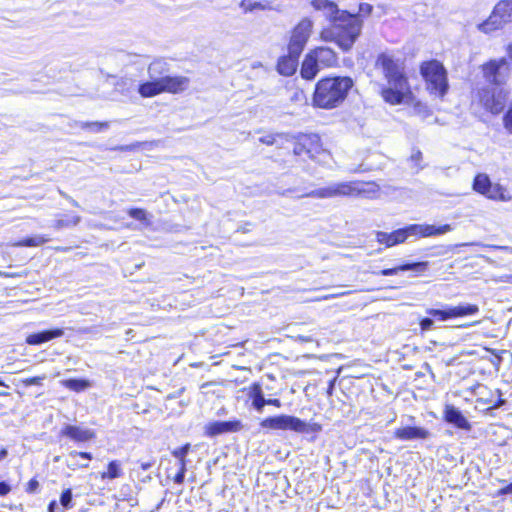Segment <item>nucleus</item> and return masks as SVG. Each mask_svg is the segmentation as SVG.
<instances>
[{
  "instance_id": "obj_57",
  "label": "nucleus",
  "mask_w": 512,
  "mask_h": 512,
  "mask_svg": "<svg viewBox=\"0 0 512 512\" xmlns=\"http://www.w3.org/2000/svg\"><path fill=\"white\" fill-rule=\"evenodd\" d=\"M0 385L5 386V384L0 380Z\"/></svg>"
},
{
  "instance_id": "obj_22",
  "label": "nucleus",
  "mask_w": 512,
  "mask_h": 512,
  "mask_svg": "<svg viewBox=\"0 0 512 512\" xmlns=\"http://www.w3.org/2000/svg\"><path fill=\"white\" fill-rule=\"evenodd\" d=\"M64 334L63 329L56 328L52 330L41 331L38 333H33L27 336L26 343L29 345H40L42 343L48 342L52 339L62 337Z\"/></svg>"
},
{
  "instance_id": "obj_28",
  "label": "nucleus",
  "mask_w": 512,
  "mask_h": 512,
  "mask_svg": "<svg viewBox=\"0 0 512 512\" xmlns=\"http://www.w3.org/2000/svg\"><path fill=\"white\" fill-rule=\"evenodd\" d=\"M63 384L68 389L74 390V391H83L86 388L90 386L89 381L87 380H79V379H68L63 381Z\"/></svg>"
},
{
  "instance_id": "obj_32",
  "label": "nucleus",
  "mask_w": 512,
  "mask_h": 512,
  "mask_svg": "<svg viewBox=\"0 0 512 512\" xmlns=\"http://www.w3.org/2000/svg\"><path fill=\"white\" fill-rule=\"evenodd\" d=\"M60 504L64 509L72 508V491L71 489H66L62 492L60 497Z\"/></svg>"
},
{
  "instance_id": "obj_31",
  "label": "nucleus",
  "mask_w": 512,
  "mask_h": 512,
  "mask_svg": "<svg viewBox=\"0 0 512 512\" xmlns=\"http://www.w3.org/2000/svg\"><path fill=\"white\" fill-rule=\"evenodd\" d=\"M80 127L82 129H90L94 132H100L102 130L108 129V122H81Z\"/></svg>"
},
{
  "instance_id": "obj_53",
  "label": "nucleus",
  "mask_w": 512,
  "mask_h": 512,
  "mask_svg": "<svg viewBox=\"0 0 512 512\" xmlns=\"http://www.w3.org/2000/svg\"><path fill=\"white\" fill-rule=\"evenodd\" d=\"M421 152L417 151L415 154L412 155V159L418 160L421 158Z\"/></svg>"
},
{
  "instance_id": "obj_56",
  "label": "nucleus",
  "mask_w": 512,
  "mask_h": 512,
  "mask_svg": "<svg viewBox=\"0 0 512 512\" xmlns=\"http://www.w3.org/2000/svg\"><path fill=\"white\" fill-rule=\"evenodd\" d=\"M82 467L87 468L88 464H83Z\"/></svg>"
},
{
  "instance_id": "obj_40",
  "label": "nucleus",
  "mask_w": 512,
  "mask_h": 512,
  "mask_svg": "<svg viewBox=\"0 0 512 512\" xmlns=\"http://www.w3.org/2000/svg\"><path fill=\"white\" fill-rule=\"evenodd\" d=\"M433 324H434V321L431 318H424L420 322V328L422 331H427V330L431 329Z\"/></svg>"
},
{
  "instance_id": "obj_6",
  "label": "nucleus",
  "mask_w": 512,
  "mask_h": 512,
  "mask_svg": "<svg viewBox=\"0 0 512 512\" xmlns=\"http://www.w3.org/2000/svg\"><path fill=\"white\" fill-rule=\"evenodd\" d=\"M260 426L264 429L290 430L296 433H310L321 430V426L317 423L309 424L300 418L284 414L268 417L261 421Z\"/></svg>"
},
{
  "instance_id": "obj_25",
  "label": "nucleus",
  "mask_w": 512,
  "mask_h": 512,
  "mask_svg": "<svg viewBox=\"0 0 512 512\" xmlns=\"http://www.w3.org/2000/svg\"><path fill=\"white\" fill-rule=\"evenodd\" d=\"M248 396L252 399L254 409L258 412H262L266 405V399L264 398L262 387L259 383H253L249 387Z\"/></svg>"
},
{
  "instance_id": "obj_38",
  "label": "nucleus",
  "mask_w": 512,
  "mask_h": 512,
  "mask_svg": "<svg viewBox=\"0 0 512 512\" xmlns=\"http://www.w3.org/2000/svg\"><path fill=\"white\" fill-rule=\"evenodd\" d=\"M45 378H46L45 376H37V377L27 378V379L23 380L22 382L25 386L41 385L42 381Z\"/></svg>"
},
{
  "instance_id": "obj_30",
  "label": "nucleus",
  "mask_w": 512,
  "mask_h": 512,
  "mask_svg": "<svg viewBox=\"0 0 512 512\" xmlns=\"http://www.w3.org/2000/svg\"><path fill=\"white\" fill-rule=\"evenodd\" d=\"M80 219V216L77 215L69 216L66 219H58L55 222L54 227L56 229H62L70 226H76L80 222Z\"/></svg>"
},
{
  "instance_id": "obj_33",
  "label": "nucleus",
  "mask_w": 512,
  "mask_h": 512,
  "mask_svg": "<svg viewBox=\"0 0 512 512\" xmlns=\"http://www.w3.org/2000/svg\"><path fill=\"white\" fill-rule=\"evenodd\" d=\"M128 214H129V216H131L132 218H134L138 221H141V222L148 221L147 213L143 209L132 208V209H129Z\"/></svg>"
},
{
  "instance_id": "obj_50",
  "label": "nucleus",
  "mask_w": 512,
  "mask_h": 512,
  "mask_svg": "<svg viewBox=\"0 0 512 512\" xmlns=\"http://www.w3.org/2000/svg\"><path fill=\"white\" fill-rule=\"evenodd\" d=\"M7 455H8V451H7V449L2 448V449L0 450V462H1L2 460H4V459L7 457Z\"/></svg>"
},
{
  "instance_id": "obj_51",
  "label": "nucleus",
  "mask_w": 512,
  "mask_h": 512,
  "mask_svg": "<svg viewBox=\"0 0 512 512\" xmlns=\"http://www.w3.org/2000/svg\"><path fill=\"white\" fill-rule=\"evenodd\" d=\"M493 247L497 248V249L505 250V251H508V252L512 253V247H508V246H493Z\"/></svg>"
},
{
  "instance_id": "obj_21",
  "label": "nucleus",
  "mask_w": 512,
  "mask_h": 512,
  "mask_svg": "<svg viewBox=\"0 0 512 512\" xmlns=\"http://www.w3.org/2000/svg\"><path fill=\"white\" fill-rule=\"evenodd\" d=\"M61 433L77 442H86L95 436L92 430L73 425L65 426Z\"/></svg>"
},
{
  "instance_id": "obj_13",
  "label": "nucleus",
  "mask_w": 512,
  "mask_h": 512,
  "mask_svg": "<svg viewBox=\"0 0 512 512\" xmlns=\"http://www.w3.org/2000/svg\"><path fill=\"white\" fill-rule=\"evenodd\" d=\"M479 307L475 304H460L457 306H446L444 309H428L427 314L439 321H446L456 317L475 315Z\"/></svg>"
},
{
  "instance_id": "obj_27",
  "label": "nucleus",
  "mask_w": 512,
  "mask_h": 512,
  "mask_svg": "<svg viewBox=\"0 0 512 512\" xmlns=\"http://www.w3.org/2000/svg\"><path fill=\"white\" fill-rule=\"evenodd\" d=\"M123 475L121 463L117 460H113L108 464L107 471L101 473L102 479H115Z\"/></svg>"
},
{
  "instance_id": "obj_39",
  "label": "nucleus",
  "mask_w": 512,
  "mask_h": 512,
  "mask_svg": "<svg viewBox=\"0 0 512 512\" xmlns=\"http://www.w3.org/2000/svg\"><path fill=\"white\" fill-rule=\"evenodd\" d=\"M39 488V482L36 479H31L26 486L27 493H35Z\"/></svg>"
},
{
  "instance_id": "obj_43",
  "label": "nucleus",
  "mask_w": 512,
  "mask_h": 512,
  "mask_svg": "<svg viewBox=\"0 0 512 512\" xmlns=\"http://www.w3.org/2000/svg\"><path fill=\"white\" fill-rule=\"evenodd\" d=\"M259 141L266 145H273L276 142V136L275 135H266L259 139Z\"/></svg>"
},
{
  "instance_id": "obj_11",
  "label": "nucleus",
  "mask_w": 512,
  "mask_h": 512,
  "mask_svg": "<svg viewBox=\"0 0 512 512\" xmlns=\"http://www.w3.org/2000/svg\"><path fill=\"white\" fill-rule=\"evenodd\" d=\"M313 27L314 22L310 18H302L291 32L288 50L294 55L301 54L311 36Z\"/></svg>"
},
{
  "instance_id": "obj_2",
  "label": "nucleus",
  "mask_w": 512,
  "mask_h": 512,
  "mask_svg": "<svg viewBox=\"0 0 512 512\" xmlns=\"http://www.w3.org/2000/svg\"><path fill=\"white\" fill-rule=\"evenodd\" d=\"M375 67L381 70L388 83V87L381 93L383 99L393 105L400 104L409 93L403 63L391 54L381 53L376 59Z\"/></svg>"
},
{
  "instance_id": "obj_12",
  "label": "nucleus",
  "mask_w": 512,
  "mask_h": 512,
  "mask_svg": "<svg viewBox=\"0 0 512 512\" xmlns=\"http://www.w3.org/2000/svg\"><path fill=\"white\" fill-rule=\"evenodd\" d=\"M473 189L491 200L508 201L510 197L500 184L492 183L487 174L479 173L473 181Z\"/></svg>"
},
{
  "instance_id": "obj_20",
  "label": "nucleus",
  "mask_w": 512,
  "mask_h": 512,
  "mask_svg": "<svg viewBox=\"0 0 512 512\" xmlns=\"http://www.w3.org/2000/svg\"><path fill=\"white\" fill-rule=\"evenodd\" d=\"M301 54H293L288 50V55L279 58L277 71L283 76H291L295 73L298 66V59Z\"/></svg>"
},
{
  "instance_id": "obj_26",
  "label": "nucleus",
  "mask_w": 512,
  "mask_h": 512,
  "mask_svg": "<svg viewBox=\"0 0 512 512\" xmlns=\"http://www.w3.org/2000/svg\"><path fill=\"white\" fill-rule=\"evenodd\" d=\"M303 138V145L306 146L307 154L313 155L320 150V137L317 134H301Z\"/></svg>"
},
{
  "instance_id": "obj_5",
  "label": "nucleus",
  "mask_w": 512,
  "mask_h": 512,
  "mask_svg": "<svg viewBox=\"0 0 512 512\" xmlns=\"http://www.w3.org/2000/svg\"><path fill=\"white\" fill-rule=\"evenodd\" d=\"M378 191L375 183H364L360 181L335 182L325 187L312 190L302 197L330 199L337 197H370Z\"/></svg>"
},
{
  "instance_id": "obj_46",
  "label": "nucleus",
  "mask_w": 512,
  "mask_h": 512,
  "mask_svg": "<svg viewBox=\"0 0 512 512\" xmlns=\"http://www.w3.org/2000/svg\"><path fill=\"white\" fill-rule=\"evenodd\" d=\"M266 405H273L276 407H281V401L279 399H266Z\"/></svg>"
},
{
  "instance_id": "obj_49",
  "label": "nucleus",
  "mask_w": 512,
  "mask_h": 512,
  "mask_svg": "<svg viewBox=\"0 0 512 512\" xmlns=\"http://www.w3.org/2000/svg\"><path fill=\"white\" fill-rule=\"evenodd\" d=\"M56 509H57V503H56V501H55V500H54V501H51V502H50V504H49V506H48V511H49V512H57V511H56Z\"/></svg>"
},
{
  "instance_id": "obj_3",
  "label": "nucleus",
  "mask_w": 512,
  "mask_h": 512,
  "mask_svg": "<svg viewBox=\"0 0 512 512\" xmlns=\"http://www.w3.org/2000/svg\"><path fill=\"white\" fill-rule=\"evenodd\" d=\"M167 72V64L164 61H153L148 66L149 80L139 86V94L144 98H149L164 92L180 93L188 87V78L183 76L171 77L167 75Z\"/></svg>"
},
{
  "instance_id": "obj_37",
  "label": "nucleus",
  "mask_w": 512,
  "mask_h": 512,
  "mask_svg": "<svg viewBox=\"0 0 512 512\" xmlns=\"http://www.w3.org/2000/svg\"><path fill=\"white\" fill-rule=\"evenodd\" d=\"M186 472V463H180L179 472L174 477V482L177 484H182L184 482Z\"/></svg>"
},
{
  "instance_id": "obj_24",
  "label": "nucleus",
  "mask_w": 512,
  "mask_h": 512,
  "mask_svg": "<svg viewBox=\"0 0 512 512\" xmlns=\"http://www.w3.org/2000/svg\"><path fill=\"white\" fill-rule=\"evenodd\" d=\"M428 267V262H416V263H407L403 265L396 266L394 268L383 269L379 272V274L383 276H392L396 275L400 271H418L424 272Z\"/></svg>"
},
{
  "instance_id": "obj_36",
  "label": "nucleus",
  "mask_w": 512,
  "mask_h": 512,
  "mask_svg": "<svg viewBox=\"0 0 512 512\" xmlns=\"http://www.w3.org/2000/svg\"><path fill=\"white\" fill-rule=\"evenodd\" d=\"M241 7L245 11H252L254 9H261V10H265L266 9V6L263 5L262 3H260V2L252 3L251 0H243L241 2Z\"/></svg>"
},
{
  "instance_id": "obj_4",
  "label": "nucleus",
  "mask_w": 512,
  "mask_h": 512,
  "mask_svg": "<svg viewBox=\"0 0 512 512\" xmlns=\"http://www.w3.org/2000/svg\"><path fill=\"white\" fill-rule=\"evenodd\" d=\"M352 86L353 81L350 77L321 79L316 84L313 103L315 106L324 109L337 107L344 101Z\"/></svg>"
},
{
  "instance_id": "obj_47",
  "label": "nucleus",
  "mask_w": 512,
  "mask_h": 512,
  "mask_svg": "<svg viewBox=\"0 0 512 512\" xmlns=\"http://www.w3.org/2000/svg\"><path fill=\"white\" fill-rule=\"evenodd\" d=\"M153 463L152 462H141L140 463V467L142 470H148L152 467Z\"/></svg>"
},
{
  "instance_id": "obj_14",
  "label": "nucleus",
  "mask_w": 512,
  "mask_h": 512,
  "mask_svg": "<svg viewBox=\"0 0 512 512\" xmlns=\"http://www.w3.org/2000/svg\"><path fill=\"white\" fill-rule=\"evenodd\" d=\"M452 226L449 224L441 225L436 227L430 224H412L405 227L407 238L409 236L416 237H433L438 235H443L452 230Z\"/></svg>"
},
{
  "instance_id": "obj_19",
  "label": "nucleus",
  "mask_w": 512,
  "mask_h": 512,
  "mask_svg": "<svg viewBox=\"0 0 512 512\" xmlns=\"http://www.w3.org/2000/svg\"><path fill=\"white\" fill-rule=\"evenodd\" d=\"M407 239L405 228L395 230L391 233L377 231L376 240L380 244H384L386 247H392L397 244L405 242Z\"/></svg>"
},
{
  "instance_id": "obj_1",
  "label": "nucleus",
  "mask_w": 512,
  "mask_h": 512,
  "mask_svg": "<svg viewBox=\"0 0 512 512\" xmlns=\"http://www.w3.org/2000/svg\"><path fill=\"white\" fill-rule=\"evenodd\" d=\"M314 10L320 11L330 24L320 32L324 42H334L341 50L349 51L359 37L363 22L358 15L340 10L331 0H311Z\"/></svg>"
},
{
  "instance_id": "obj_18",
  "label": "nucleus",
  "mask_w": 512,
  "mask_h": 512,
  "mask_svg": "<svg viewBox=\"0 0 512 512\" xmlns=\"http://www.w3.org/2000/svg\"><path fill=\"white\" fill-rule=\"evenodd\" d=\"M444 419L450 424L455 425L459 429L469 431L471 424L464 417L460 410L453 405H446L444 410Z\"/></svg>"
},
{
  "instance_id": "obj_35",
  "label": "nucleus",
  "mask_w": 512,
  "mask_h": 512,
  "mask_svg": "<svg viewBox=\"0 0 512 512\" xmlns=\"http://www.w3.org/2000/svg\"><path fill=\"white\" fill-rule=\"evenodd\" d=\"M190 449V445L186 444L183 447H180L172 452V455L179 459V463H186L185 456L187 455Z\"/></svg>"
},
{
  "instance_id": "obj_58",
  "label": "nucleus",
  "mask_w": 512,
  "mask_h": 512,
  "mask_svg": "<svg viewBox=\"0 0 512 512\" xmlns=\"http://www.w3.org/2000/svg\"><path fill=\"white\" fill-rule=\"evenodd\" d=\"M509 281L512 282V276H509Z\"/></svg>"
},
{
  "instance_id": "obj_10",
  "label": "nucleus",
  "mask_w": 512,
  "mask_h": 512,
  "mask_svg": "<svg viewBox=\"0 0 512 512\" xmlns=\"http://www.w3.org/2000/svg\"><path fill=\"white\" fill-rule=\"evenodd\" d=\"M483 77L495 87H502L511 75V68L506 58L494 59L482 65Z\"/></svg>"
},
{
  "instance_id": "obj_52",
  "label": "nucleus",
  "mask_w": 512,
  "mask_h": 512,
  "mask_svg": "<svg viewBox=\"0 0 512 512\" xmlns=\"http://www.w3.org/2000/svg\"><path fill=\"white\" fill-rule=\"evenodd\" d=\"M506 51H507V55L508 57L510 58V60L512 61V44H509L506 48Z\"/></svg>"
},
{
  "instance_id": "obj_44",
  "label": "nucleus",
  "mask_w": 512,
  "mask_h": 512,
  "mask_svg": "<svg viewBox=\"0 0 512 512\" xmlns=\"http://www.w3.org/2000/svg\"><path fill=\"white\" fill-rule=\"evenodd\" d=\"M10 491H11V487L7 483H5V482L0 483V496H5Z\"/></svg>"
},
{
  "instance_id": "obj_23",
  "label": "nucleus",
  "mask_w": 512,
  "mask_h": 512,
  "mask_svg": "<svg viewBox=\"0 0 512 512\" xmlns=\"http://www.w3.org/2000/svg\"><path fill=\"white\" fill-rule=\"evenodd\" d=\"M321 68V65L310 51L304 58L300 73L302 78L312 80L316 77Z\"/></svg>"
},
{
  "instance_id": "obj_7",
  "label": "nucleus",
  "mask_w": 512,
  "mask_h": 512,
  "mask_svg": "<svg viewBox=\"0 0 512 512\" xmlns=\"http://www.w3.org/2000/svg\"><path fill=\"white\" fill-rule=\"evenodd\" d=\"M420 71L430 92L443 97L448 90L447 73L444 66L437 60H431L422 63Z\"/></svg>"
},
{
  "instance_id": "obj_54",
  "label": "nucleus",
  "mask_w": 512,
  "mask_h": 512,
  "mask_svg": "<svg viewBox=\"0 0 512 512\" xmlns=\"http://www.w3.org/2000/svg\"><path fill=\"white\" fill-rule=\"evenodd\" d=\"M290 191H291V190H286V191L282 192V195L284 196V195H286V194H287L288 192H290Z\"/></svg>"
},
{
  "instance_id": "obj_15",
  "label": "nucleus",
  "mask_w": 512,
  "mask_h": 512,
  "mask_svg": "<svg viewBox=\"0 0 512 512\" xmlns=\"http://www.w3.org/2000/svg\"><path fill=\"white\" fill-rule=\"evenodd\" d=\"M243 428L241 421H213L205 425V434L209 437H215L225 433L238 432Z\"/></svg>"
},
{
  "instance_id": "obj_29",
  "label": "nucleus",
  "mask_w": 512,
  "mask_h": 512,
  "mask_svg": "<svg viewBox=\"0 0 512 512\" xmlns=\"http://www.w3.org/2000/svg\"><path fill=\"white\" fill-rule=\"evenodd\" d=\"M49 239L45 238L44 236H34L26 238L20 242H17L14 244V246H28V247H35L40 246L44 243H46Z\"/></svg>"
},
{
  "instance_id": "obj_17",
  "label": "nucleus",
  "mask_w": 512,
  "mask_h": 512,
  "mask_svg": "<svg viewBox=\"0 0 512 512\" xmlns=\"http://www.w3.org/2000/svg\"><path fill=\"white\" fill-rule=\"evenodd\" d=\"M322 68H331L338 65V56L329 47L321 46L311 50Z\"/></svg>"
},
{
  "instance_id": "obj_45",
  "label": "nucleus",
  "mask_w": 512,
  "mask_h": 512,
  "mask_svg": "<svg viewBox=\"0 0 512 512\" xmlns=\"http://www.w3.org/2000/svg\"><path fill=\"white\" fill-rule=\"evenodd\" d=\"M70 456L71 457L80 456V457L88 459V460L92 459V455L90 453H88V452H76V451H73V452L70 453Z\"/></svg>"
},
{
  "instance_id": "obj_42",
  "label": "nucleus",
  "mask_w": 512,
  "mask_h": 512,
  "mask_svg": "<svg viewBox=\"0 0 512 512\" xmlns=\"http://www.w3.org/2000/svg\"><path fill=\"white\" fill-rule=\"evenodd\" d=\"M373 7L368 3H361L359 5V13L369 15L372 12Z\"/></svg>"
},
{
  "instance_id": "obj_55",
  "label": "nucleus",
  "mask_w": 512,
  "mask_h": 512,
  "mask_svg": "<svg viewBox=\"0 0 512 512\" xmlns=\"http://www.w3.org/2000/svg\"><path fill=\"white\" fill-rule=\"evenodd\" d=\"M72 204H73L74 206H78V203H77L75 200H72Z\"/></svg>"
},
{
  "instance_id": "obj_48",
  "label": "nucleus",
  "mask_w": 512,
  "mask_h": 512,
  "mask_svg": "<svg viewBox=\"0 0 512 512\" xmlns=\"http://www.w3.org/2000/svg\"><path fill=\"white\" fill-rule=\"evenodd\" d=\"M501 494H512V483L506 486L505 488L501 489Z\"/></svg>"
},
{
  "instance_id": "obj_8",
  "label": "nucleus",
  "mask_w": 512,
  "mask_h": 512,
  "mask_svg": "<svg viewBox=\"0 0 512 512\" xmlns=\"http://www.w3.org/2000/svg\"><path fill=\"white\" fill-rule=\"evenodd\" d=\"M512 23V0L498 1L489 17L479 23L477 28L483 33H492Z\"/></svg>"
},
{
  "instance_id": "obj_16",
  "label": "nucleus",
  "mask_w": 512,
  "mask_h": 512,
  "mask_svg": "<svg viewBox=\"0 0 512 512\" xmlns=\"http://www.w3.org/2000/svg\"><path fill=\"white\" fill-rule=\"evenodd\" d=\"M430 432L424 427L405 426L394 431L395 438L403 441L424 440L430 437Z\"/></svg>"
},
{
  "instance_id": "obj_9",
  "label": "nucleus",
  "mask_w": 512,
  "mask_h": 512,
  "mask_svg": "<svg viewBox=\"0 0 512 512\" xmlns=\"http://www.w3.org/2000/svg\"><path fill=\"white\" fill-rule=\"evenodd\" d=\"M509 96V90L504 87L487 86L478 90L476 99L486 111L499 114L504 110Z\"/></svg>"
},
{
  "instance_id": "obj_41",
  "label": "nucleus",
  "mask_w": 512,
  "mask_h": 512,
  "mask_svg": "<svg viewBox=\"0 0 512 512\" xmlns=\"http://www.w3.org/2000/svg\"><path fill=\"white\" fill-rule=\"evenodd\" d=\"M349 294H351V291H341V292H339V294H328V295L322 296L318 300H329V299H333V298L343 297V296H346Z\"/></svg>"
},
{
  "instance_id": "obj_34",
  "label": "nucleus",
  "mask_w": 512,
  "mask_h": 512,
  "mask_svg": "<svg viewBox=\"0 0 512 512\" xmlns=\"http://www.w3.org/2000/svg\"><path fill=\"white\" fill-rule=\"evenodd\" d=\"M294 139H295V145L293 148V153L295 155H302L303 153H307L306 146L303 145L302 135L300 134V135L294 137Z\"/></svg>"
}]
</instances>
